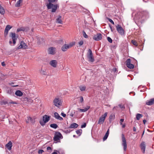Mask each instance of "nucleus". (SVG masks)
Masks as SVG:
<instances>
[{"label": "nucleus", "instance_id": "obj_7", "mask_svg": "<svg viewBox=\"0 0 154 154\" xmlns=\"http://www.w3.org/2000/svg\"><path fill=\"white\" fill-rule=\"evenodd\" d=\"M122 145L123 146V149L124 151L126 150L127 148V145L126 143V140L124 134H122Z\"/></svg>", "mask_w": 154, "mask_h": 154}, {"label": "nucleus", "instance_id": "obj_13", "mask_svg": "<svg viewBox=\"0 0 154 154\" xmlns=\"http://www.w3.org/2000/svg\"><path fill=\"white\" fill-rule=\"evenodd\" d=\"M57 1V0H48V2H49V3L48 4L46 5L47 8L48 9H51V6L53 5V4L52 3H54L55 2Z\"/></svg>", "mask_w": 154, "mask_h": 154}, {"label": "nucleus", "instance_id": "obj_40", "mask_svg": "<svg viewBox=\"0 0 154 154\" xmlns=\"http://www.w3.org/2000/svg\"><path fill=\"white\" fill-rule=\"evenodd\" d=\"M83 41L82 40H81L79 42V46H81V45H82L83 44Z\"/></svg>", "mask_w": 154, "mask_h": 154}, {"label": "nucleus", "instance_id": "obj_31", "mask_svg": "<svg viewBox=\"0 0 154 154\" xmlns=\"http://www.w3.org/2000/svg\"><path fill=\"white\" fill-rule=\"evenodd\" d=\"M143 115L137 113L136 115V118L137 120H139L140 119L143 117Z\"/></svg>", "mask_w": 154, "mask_h": 154}, {"label": "nucleus", "instance_id": "obj_27", "mask_svg": "<svg viewBox=\"0 0 154 154\" xmlns=\"http://www.w3.org/2000/svg\"><path fill=\"white\" fill-rule=\"evenodd\" d=\"M10 36L12 38V40L13 39L17 40V38L16 36V34L15 33L13 32L10 33Z\"/></svg>", "mask_w": 154, "mask_h": 154}, {"label": "nucleus", "instance_id": "obj_26", "mask_svg": "<svg viewBox=\"0 0 154 154\" xmlns=\"http://www.w3.org/2000/svg\"><path fill=\"white\" fill-rule=\"evenodd\" d=\"M109 133V129H108V130L106 132L105 134V135L104 136V137L103 138V141L106 140L107 139V137L108 136Z\"/></svg>", "mask_w": 154, "mask_h": 154}, {"label": "nucleus", "instance_id": "obj_10", "mask_svg": "<svg viewBox=\"0 0 154 154\" xmlns=\"http://www.w3.org/2000/svg\"><path fill=\"white\" fill-rule=\"evenodd\" d=\"M131 60L130 59H128L126 61V65L127 67L130 69H133L134 68V65L131 63Z\"/></svg>", "mask_w": 154, "mask_h": 154}, {"label": "nucleus", "instance_id": "obj_62", "mask_svg": "<svg viewBox=\"0 0 154 154\" xmlns=\"http://www.w3.org/2000/svg\"><path fill=\"white\" fill-rule=\"evenodd\" d=\"M14 87H16V86H18V85H14L13 86Z\"/></svg>", "mask_w": 154, "mask_h": 154}, {"label": "nucleus", "instance_id": "obj_15", "mask_svg": "<svg viewBox=\"0 0 154 154\" xmlns=\"http://www.w3.org/2000/svg\"><path fill=\"white\" fill-rule=\"evenodd\" d=\"M49 64L53 67L56 68L57 66V62L56 60H51L50 61Z\"/></svg>", "mask_w": 154, "mask_h": 154}, {"label": "nucleus", "instance_id": "obj_47", "mask_svg": "<svg viewBox=\"0 0 154 154\" xmlns=\"http://www.w3.org/2000/svg\"><path fill=\"white\" fill-rule=\"evenodd\" d=\"M124 119H120V122H121V124H122V123L124 122Z\"/></svg>", "mask_w": 154, "mask_h": 154}, {"label": "nucleus", "instance_id": "obj_49", "mask_svg": "<svg viewBox=\"0 0 154 154\" xmlns=\"http://www.w3.org/2000/svg\"><path fill=\"white\" fill-rule=\"evenodd\" d=\"M61 115H62V116H63V117H66V115L65 114H64V113H61Z\"/></svg>", "mask_w": 154, "mask_h": 154}, {"label": "nucleus", "instance_id": "obj_25", "mask_svg": "<svg viewBox=\"0 0 154 154\" xmlns=\"http://www.w3.org/2000/svg\"><path fill=\"white\" fill-rule=\"evenodd\" d=\"M78 125L76 123L72 124L69 127V128H77L78 127Z\"/></svg>", "mask_w": 154, "mask_h": 154}, {"label": "nucleus", "instance_id": "obj_56", "mask_svg": "<svg viewBox=\"0 0 154 154\" xmlns=\"http://www.w3.org/2000/svg\"><path fill=\"white\" fill-rule=\"evenodd\" d=\"M132 59L133 60H134V62H137V60H136L134 59V58H132Z\"/></svg>", "mask_w": 154, "mask_h": 154}, {"label": "nucleus", "instance_id": "obj_19", "mask_svg": "<svg viewBox=\"0 0 154 154\" xmlns=\"http://www.w3.org/2000/svg\"><path fill=\"white\" fill-rule=\"evenodd\" d=\"M51 9L52 8L51 12H55L57 8L59 7V5L58 4L54 5L51 6Z\"/></svg>", "mask_w": 154, "mask_h": 154}, {"label": "nucleus", "instance_id": "obj_58", "mask_svg": "<svg viewBox=\"0 0 154 154\" xmlns=\"http://www.w3.org/2000/svg\"><path fill=\"white\" fill-rule=\"evenodd\" d=\"M9 43H10V44H11L12 43V41H10L9 42Z\"/></svg>", "mask_w": 154, "mask_h": 154}, {"label": "nucleus", "instance_id": "obj_18", "mask_svg": "<svg viewBox=\"0 0 154 154\" xmlns=\"http://www.w3.org/2000/svg\"><path fill=\"white\" fill-rule=\"evenodd\" d=\"M55 48L54 47H51L48 49V53L51 54H54L55 53Z\"/></svg>", "mask_w": 154, "mask_h": 154}, {"label": "nucleus", "instance_id": "obj_59", "mask_svg": "<svg viewBox=\"0 0 154 154\" xmlns=\"http://www.w3.org/2000/svg\"><path fill=\"white\" fill-rule=\"evenodd\" d=\"M70 116H73V114H70Z\"/></svg>", "mask_w": 154, "mask_h": 154}, {"label": "nucleus", "instance_id": "obj_45", "mask_svg": "<svg viewBox=\"0 0 154 154\" xmlns=\"http://www.w3.org/2000/svg\"><path fill=\"white\" fill-rule=\"evenodd\" d=\"M80 101L81 102H82L83 101V97H82V96H81L80 97Z\"/></svg>", "mask_w": 154, "mask_h": 154}, {"label": "nucleus", "instance_id": "obj_57", "mask_svg": "<svg viewBox=\"0 0 154 154\" xmlns=\"http://www.w3.org/2000/svg\"><path fill=\"white\" fill-rule=\"evenodd\" d=\"M11 103L12 104H16V103L13 102H11Z\"/></svg>", "mask_w": 154, "mask_h": 154}, {"label": "nucleus", "instance_id": "obj_17", "mask_svg": "<svg viewBox=\"0 0 154 154\" xmlns=\"http://www.w3.org/2000/svg\"><path fill=\"white\" fill-rule=\"evenodd\" d=\"M140 146L143 153H144L146 148V144L145 142L143 141L141 143Z\"/></svg>", "mask_w": 154, "mask_h": 154}, {"label": "nucleus", "instance_id": "obj_3", "mask_svg": "<svg viewBox=\"0 0 154 154\" xmlns=\"http://www.w3.org/2000/svg\"><path fill=\"white\" fill-rule=\"evenodd\" d=\"M87 57L88 60L91 62H93L94 61L92 51L90 49H89L88 50V52L87 53Z\"/></svg>", "mask_w": 154, "mask_h": 154}, {"label": "nucleus", "instance_id": "obj_29", "mask_svg": "<svg viewBox=\"0 0 154 154\" xmlns=\"http://www.w3.org/2000/svg\"><path fill=\"white\" fill-rule=\"evenodd\" d=\"M0 13L2 14H4L5 13V10L4 8L0 4Z\"/></svg>", "mask_w": 154, "mask_h": 154}, {"label": "nucleus", "instance_id": "obj_48", "mask_svg": "<svg viewBox=\"0 0 154 154\" xmlns=\"http://www.w3.org/2000/svg\"><path fill=\"white\" fill-rule=\"evenodd\" d=\"M2 65L3 66H5V63L4 62H2Z\"/></svg>", "mask_w": 154, "mask_h": 154}, {"label": "nucleus", "instance_id": "obj_28", "mask_svg": "<svg viewBox=\"0 0 154 154\" xmlns=\"http://www.w3.org/2000/svg\"><path fill=\"white\" fill-rule=\"evenodd\" d=\"M23 0H19L15 4V6L16 7H19L20 6V4L22 3Z\"/></svg>", "mask_w": 154, "mask_h": 154}, {"label": "nucleus", "instance_id": "obj_1", "mask_svg": "<svg viewBox=\"0 0 154 154\" xmlns=\"http://www.w3.org/2000/svg\"><path fill=\"white\" fill-rule=\"evenodd\" d=\"M63 138L61 133L59 131H56L54 134L53 140L56 143L60 142V140Z\"/></svg>", "mask_w": 154, "mask_h": 154}, {"label": "nucleus", "instance_id": "obj_16", "mask_svg": "<svg viewBox=\"0 0 154 154\" xmlns=\"http://www.w3.org/2000/svg\"><path fill=\"white\" fill-rule=\"evenodd\" d=\"M12 27L11 26L9 25H8L6 26L4 32V35L5 37L7 36L8 34V31L12 28Z\"/></svg>", "mask_w": 154, "mask_h": 154}, {"label": "nucleus", "instance_id": "obj_36", "mask_svg": "<svg viewBox=\"0 0 154 154\" xmlns=\"http://www.w3.org/2000/svg\"><path fill=\"white\" fill-rule=\"evenodd\" d=\"M83 35L85 38H88V35L86 34L85 32L84 31L83 32Z\"/></svg>", "mask_w": 154, "mask_h": 154}, {"label": "nucleus", "instance_id": "obj_37", "mask_svg": "<svg viewBox=\"0 0 154 154\" xmlns=\"http://www.w3.org/2000/svg\"><path fill=\"white\" fill-rule=\"evenodd\" d=\"M107 39L108 41L110 43H112V40L110 37H107Z\"/></svg>", "mask_w": 154, "mask_h": 154}, {"label": "nucleus", "instance_id": "obj_51", "mask_svg": "<svg viewBox=\"0 0 154 154\" xmlns=\"http://www.w3.org/2000/svg\"><path fill=\"white\" fill-rule=\"evenodd\" d=\"M119 106L121 108H125V107H124V106L123 105H119Z\"/></svg>", "mask_w": 154, "mask_h": 154}, {"label": "nucleus", "instance_id": "obj_8", "mask_svg": "<svg viewBox=\"0 0 154 154\" xmlns=\"http://www.w3.org/2000/svg\"><path fill=\"white\" fill-rule=\"evenodd\" d=\"M27 46L26 44L23 41H22L20 44V45L17 48L16 50L23 48V49H26L27 48Z\"/></svg>", "mask_w": 154, "mask_h": 154}, {"label": "nucleus", "instance_id": "obj_9", "mask_svg": "<svg viewBox=\"0 0 154 154\" xmlns=\"http://www.w3.org/2000/svg\"><path fill=\"white\" fill-rule=\"evenodd\" d=\"M117 30L118 32L122 35H124L125 33L124 29L120 25H118L116 26Z\"/></svg>", "mask_w": 154, "mask_h": 154}, {"label": "nucleus", "instance_id": "obj_63", "mask_svg": "<svg viewBox=\"0 0 154 154\" xmlns=\"http://www.w3.org/2000/svg\"><path fill=\"white\" fill-rule=\"evenodd\" d=\"M144 131L143 132V134H142V135H143V134H144Z\"/></svg>", "mask_w": 154, "mask_h": 154}, {"label": "nucleus", "instance_id": "obj_24", "mask_svg": "<svg viewBox=\"0 0 154 154\" xmlns=\"http://www.w3.org/2000/svg\"><path fill=\"white\" fill-rule=\"evenodd\" d=\"M15 94L17 96L20 97L23 95V93L20 91L17 90L16 91Z\"/></svg>", "mask_w": 154, "mask_h": 154}, {"label": "nucleus", "instance_id": "obj_54", "mask_svg": "<svg viewBox=\"0 0 154 154\" xmlns=\"http://www.w3.org/2000/svg\"><path fill=\"white\" fill-rule=\"evenodd\" d=\"M51 154H57L56 152H54Z\"/></svg>", "mask_w": 154, "mask_h": 154}, {"label": "nucleus", "instance_id": "obj_43", "mask_svg": "<svg viewBox=\"0 0 154 154\" xmlns=\"http://www.w3.org/2000/svg\"><path fill=\"white\" fill-rule=\"evenodd\" d=\"M44 152V151L42 149L39 150L38 151V153L39 154H42V153L43 152Z\"/></svg>", "mask_w": 154, "mask_h": 154}, {"label": "nucleus", "instance_id": "obj_11", "mask_svg": "<svg viewBox=\"0 0 154 154\" xmlns=\"http://www.w3.org/2000/svg\"><path fill=\"white\" fill-rule=\"evenodd\" d=\"M102 35L101 33H97L94 36L93 39L95 41H98L102 39Z\"/></svg>", "mask_w": 154, "mask_h": 154}, {"label": "nucleus", "instance_id": "obj_60", "mask_svg": "<svg viewBox=\"0 0 154 154\" xmlns=\"http://www.w3.org/2000/svg\"><path fill=\"white\" fill-rule=\"evenodd\" d=\"M33 29H34L33 28H32V29H31V30L32 32L33 31Z\"/></svg>", "mask_w": 154, "mask_h": 154}, {"label": "nucleus", "instance_id": "obj_35", "mask_svg": "<svg viewBox=\"0 0 154 154\" xmlns=\"http://www.w3.org/2000/svg\"><path fill=\"white\" fill-rule=\"evenodd\" d=\"M79 88L81 91H85L86 89V87L85 86H81L79 87Z\"/></svg>", "mask_w": 154, "mask_h": 154}, {"label": "nucleus", "instance_id": "obj_61", "mask_svg": "<svg viewBox=\"0 0 154 154\" xmlns=\"http://www.w3.org/2000/svg\"><path fill=\"white\" fill-rule=\"evenodd\" d=\"M125 125H123V126H122L123 128H125Z\"/></svg>", "mask_w": 154, "mask_h": 154}, {"label": "nucleus", "instance_id": "obj_5", "mask_svg": "<svg viewBox=\"0 0 154 154\" xmlns=\"http://www.w3.org/2000/svg\"><path fill=\"white\" fill-rule=\"evenodd\" d=\"M53 103L55 106L59 107L62 104V101L60 98H56L54 100Z\"/></svg>", "mask_w": 154, "mask_h": 154}, {"label": "nucleus", "instance_id": "obj_55", "mask_svg": "<svg viewBox=\"0 0 154 154\" xmlns=\"http://www.w3.org/2000/svg\"><path fill=\"white\" fill-rule=\"evenodd\" d=\"M78 110L80 112H81V110H82V109H81L78 108Z\"/></svg>", "mask_w": 154, "mask_h": 154}, {"label": "nucleus", "instance_id": "obj_20", "mask_svg": "<svg viewBox=\"0 0 154 154\" xmlns=\"http://www.w3.org/2000/svg\"><path fill=\"white\" fill-rule=\"evenodd\" d=\"M146 103L148 105H151L154 104V98L150 99L149 100L147 101Z\"/></svg>", "mask_w": 154, "mask_h": 154}, {"label": "nucleus", "instance_id": "obj_6", "mask_svg": "<svg viewBox=\"0 0 154 154\" xmlns=\"http://www.w3.org/2000/svg\"><path fill=\"white\" fill-rule=\"evenodd\" d=\"M107 112H105L104 115H102L99 118L98 122V124L101 125L103 124L104 122L106 117L107 116Z\"/></svg>", "mask_w": 154, "mask_h": 154}, {"label": "nucleus", "instance_id": "obj_38", "mask_svg": "<svg viewBox=\"0 0 154 154\" xmlns=\"http://www.w3.org/2000/svg\"><path fill=\"white\" fill-rule=\"evenodd\" d=\"M138 45H139L140 46H141L143 45V43L142 42V41L141 40H140L138 42Z\"/></svg>", "mask_w": 154, "mask_h": 154}, {"label": "nucleus", "instance_id": "obj_4", "mask_svg": "<svg viewBox=\"0 0 154 154\" xmlns=\"http://www.w3.org/2000/svg\"><path fill=\"white\" fill-rule=\"evenodd\" d=\"M75 45V42H72L68 44H65L62 47L61 49L63 51H66L67 50L73 46Z\"/></svg>", "mask_w": 154, "mask_h": 154}, {"label": "nucleus", "instance_id": "obj_52", "mask_svg": "<svg viewBox=\"0 0 154 154\" xmlns=\"http://www.w3.org/2000/svg\"><path fill=\"white\" fill-rule=\"evenodd\" d=\"M146 122V121L144 119L143 120V122L144 124H145Z\"/></svg>", "mask_w": 154, "mask_h": 154}, {"label": "nucleus", "instance_id": "obj_22", "mask_svg": "<svg viewBox=\"0 0 154 154\" xmlns=\"http://www.w3.org/2000/svg\"><path fill=\"white\" fill-rule=\"evenodd\" d=\"M54 117L56 119L61 121L63 120V118L62 117H60L57 112H55L54 113Z\"/></svg>", "mask_w": 154, "mask_h": 154}, {"label": "nucleus", "instance_id": "obj_64", "mask_svg": "<svg viewBox=\"0 0 154 154\" xmlns=\"http://www.w3.org/2000/svg\"><path fill=\"white\" fill-rule=\"evenodd\" d=\"M9 91H8V93H9V94H10V93H9Z\"/></svg>", "mask_w": 154, "mask_h": 154}, {"label": "nucleus", "instance_id": "obj_46", "mask_svg": "<svg viewBox=\"0 0 154 154\" xmlns=\"http://www.w3.org/2000/svg\"><path fill=\"white\" fill-rule=\"evenodd\" d=\"M113 71L115 72L117 71V69L116 68H113L112 69Z\"/></svg>", "mask_w": 154, "mask_h": 154}, {"label": "nucleus", "instance_id": "obj_30", "mask_svg": "<svg viewBox=\"0 0 154 154\" xmlns=\"http://www.w3.org/2000/svg\"><path fill=\"white\" fill-rule=\"evenodd\" d=\"M131 43L135 46L137 47L138 45V43L135 40H131Z\"/></svg>", "mask_w": 154, "mask_h": 154}, {"label": "nucleus", "instance_id": "obj_12", "mask_svg": "<svg viewBox=\"0 0 154 154\" xmlns=\"http://www.w3.org/2000/svg\"><path fill=\"white\" fill-rule=\"evenodd\" d=\"M27 119L26 121L27 123H29V122H31L32 124H34L35 122V118H32L30 116L27 117Z\"/></svg>", "mask_w": 154, "mask_h": 154}, {"label": "nucleus", "instance_id": "obj_33", "mask_svg": "<svg viewBox=\"0 0 154 154\" xmlns=\"http://www.w3.org/2000/svg\"><path fill=\"white\" fill-rule=\"evenodd\" d=\"M50 127L56 129L58 127L57 125L56 124H52L50 125Z\"/></svg>", "mask_w": 154, "mask_h": 154}, {"label": "nucleus", "instance_id": "obj_32", "mask_svg": "<svg viewBox=\"0 0 154 154\" xmlns=\"http://www.w3.org/2000/svg\"><path fill=\"white\" fill-rule=\"evenodd\" d=\"M90 108L89 106H87L84 109H82L81 112H85L88 110Z\"/></svg>", "mask_w": 154, "mask_h": 154}, {"label": "nucleus", "instance_id": "obj_21", "mask_svg": "<svg viewBox=\"0 0 154 154\" xmlns=\"http://www.w3.org/2000/svg\"><path fill=\"white\" fill-rule=\"evenodd\" d=\"M12 143L11 141H9V142L5 145V147L9 150H11L12 146Z\"/></svg>", "mask_w": 154, "mask_h": 154}, {"label": "nucleus", "instance_id": "obj_41", "mask_svg": "<svg viewBox=\"0 0 154 154\" xmlns=\"http://www.w3.org/2000/svg\"><path fill=\"white\" fill-rule=\"evenodd\" d=\"M41 74L43 75H46V72L45 71L41 70Z\"/></svg>", "mask_w": 154, "mask_h": 154}, {"label": "nucleus", "instance_id": "obj_44", "mask_svg": "<svg viewBox=\"0 0 154 154\" xmlns=\"http://www.w3.org/2000/svg\"><path fill=\"white\" fill-rule=\"evenodd\" d=\"M86 126V123H84L81 126V128H85Z\"/></svg>", "mask_w": 154, "mask_h": 154}, {"label": "nucleus", "instance_id": "obj_39", "mask_svg": "<svg viewBox=\"0 0 154 154\" xmlns=\"http://www.w3.org/2000/svg\"><path fill=\"white\" fill-rule=\"evenodd\" d=\"M47 149L50 152H51L52 151L51 148L50 146L48 147L47 148Z\"/></svg>", "mask_w": 154, "mask_h": 154}, {"label": "nucleus", "instance_id": "obj_34", "mask_svg": "<svg viewBox=\"0 0 154 154\" xmlns=\"http://www.w3.org/2000/svg\"><path fill=\"white\" fill-rule=\"evenodd\" d=\"M76 133L77 134H78L79 136H80L81 135V134H82V130L81 129H79L78 130H77L76 131Z\"/></svg>", "mask_w": 154, "mask_h": 154}, {"label": "nucleus", "instance_id": "obj_50", "mask_svg": "<svg viewBox=\"0 0 154 154\" xmlns=\"http://www.w3.org/2000/svg\"><path fill=\"white\" fill-rule=\"evenodd\" d=\"M12 40H13V44H14V45L16 42V40L13 39Z\"/></svg>", "mask_w": 154, "mask_h": 154}, {"label": "nucleus", "instance_id": "obj_42", "mask_svg": "<svg viewBox=\"0 0 154 154\" xmlns=\"http://www.w3.org/2000/svg\"><path fill=\"white\" fill-rule=\"evenodd\" d=\"M108 19L109 22H110L111 23H112L113 25H114V22L113 21V20L112 19H111L109 18H108Z\"/></svg>", "mask_w": 154, "mask_h": 154}, {"label": "nucleus", "instance_id": "obj_2", "mask_svg": "<svg viewBox=\"0 0 154 154\" xmlns=\"http://www.w3.org/2000/svg\"><path fill=\"white\" fill-rule=\"evenodd\" d=\"M50 116L45 115L43 116V119L40 120L39 121L40 124L42 126L45 125V124L50 119Z\"/></svg>", "mask_w": 154, "mask_h": 154}, {"label": "nucleus", "instance_id": "obj_53", "mask_svg": "<svg viewBox=\"0 0 154 154\" xmlns=\"http://www.w3.org/2000/svg\"><path fill=\"white\" fill-rule=\"evenodd\" d=\"M133 130L134 131H136V128L135 127H134Z\"/></svg>", "mask_w": 154, "mask_h": 154}, {"label": "nucleus", "instance_id": "obj_23", "mask_svg": "<svg viewBox=\"0 0 154 154\" xmlns=\"http://www.w3.org/2000/svg\"><path fill=\"white\" fill-rule=\"evenodd\" d=\"M56 22L60 24H62L63 22L61 20V17L60 16H59L56 19Z\"/></svg>", "mask_w": 154, "mask_h": 154}, {"label": "nucleus", "instance_id": "obj_14", "mask_svg": "<svg viewBox=\"0 0 154 154\" xmlns=\"http://www.w3.org/2000/svg\"><path fill=\"white\" fill-rule=\"evenodd\" d=\"M29 29V28L28 27H22L18 28L17 30V32L23 31V32H27Z\"/></svg>", "mask_w": 154, "mask_h": 154}]
</instances>
